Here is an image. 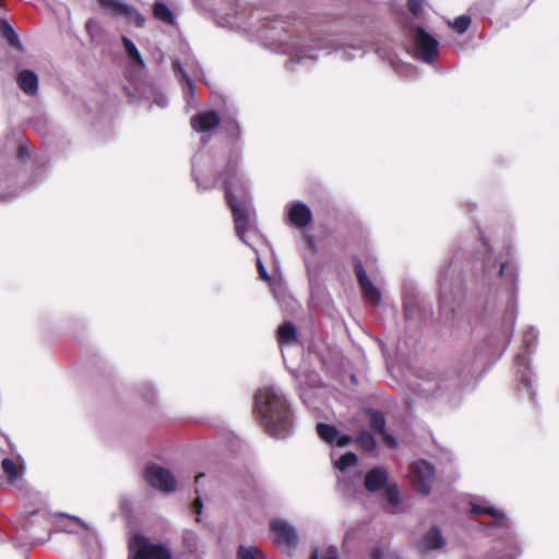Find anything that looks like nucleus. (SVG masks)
Returning a JSON list of instances; mask_svg holds the SVG:
<instances>
[{
	"mask_svg": "<svg viewBox=\"0 0 559 559\" xmlns=\"http://www.w3.org/2000/svg\"><path fill=\"white\" fill-rule=\"evenodd\" d=\"M259 32L260 37L276 45L278 51L290 55L292 62L316 60L319 50L325 51L326 53L333 49L340 50L342 58L345 60H350L356 57V55L362 56L366 51L360 44H344L337 46L335 39L332 37H320L312 39L311 44H306L304 40L293 38L281 22L266 25L263 29H259Z\"/></svg>",
	"mask_w": 559,
	"mask_h": 559,
	"instance_id": "1",
	"label": "nucleus"
},
{
	"mask_svg": "<svg viewBox=\"0 0 559 559\" xmlns=\"http://www.w3.org/2000/svg\"><path fill=\"white\" fill-rule=\"evenodd\" d=\"M238 155L230 158L224 171V188L226 201L231 210L235 231L238 238L250 246L245 235L254 228V210L250 202L245 199L246 183L238 174Z\"/></svg>",
	"mask_w": 559,
	"mask_h": 559,
	"instance_id": "2",
	"label": "nucleus"
},
{
	"mask_svg": "<svg viewBox=\"0 0 559 559\" xmlns=\"http://www.w3.org/2000/svg\"><path fill=\"white\" fill-rule=\"evenodd\" d=\"M255 412L261 418L266 431L274 438H285L289 435L293 418L286 397L274 385L258 390L254 396Z\"/></svg>",
	"mask_w": 559,
	"mask_h": 559,
	"instance_id": "3",
	"label": "nucleus"
},
{
	"mask_svg": "<svg viewBox=\"0 0 559 559\" xmlns=\"http://www.w3.org/2000/svg\"><path fill=\"white\" fill-rule=\"evenodd\" d=\"M129 550V559H171L170 550L166 546L152 543L140 534L130 539Z\"/></svg>",
	"mask_w": 559,
	"mask_h": 559,
	"instance_id": "4",
	"label": "nucleus"
},
{
	"mask_svg": "<svg viewBox=\"0 0 559 559\" xmlns=\"http://www.w3.org/2000/svg\"><path fill=\"white\" fill-rule=\"evenodd\" d=\"M415 56L426 63H432L439 55V41L423 27L411 31Z\"/></svg>",
	"mask_w": 559,
	"mask_h": 559,
	"instance_id": "5",
	"label": "nucleus"
},
{
	"mask_svg": "<svg viewBox=\"0 0 559 559\" xmlns=\"http://www.w3.org/2000/svg\"><path fill=\"white\" fill-rule=\"evenodd\" d=\"M439 287L441 311L453 313V304L461 297L462 288L459 282H454L453 274L450 273V266L441 271L439 276Z\"/></svg>",
	"mask_w": 559,
	"mask_h": 559,
	"instance_id": "6",
	"label": "nucleus"
},
{
	"mask_svg": "<svg viewBox=\"0 0 559 559\" xmlns=\"http://www.w3.org/2000/svg\"><path fill=\"white\" fill-rule=\"evenodd\" d=\"M409 478L416 490L428 495L435 479V468L429 462L418 460L409 467Z\"/></svg>",
	"mask_w": 559,
	"mask_h": 559,
	"instance_id": "7",
	"label": "nucleus"
},
{
	"mask_svg": "<svg viewBox=\"0 0 559 559\" xmlns=\"http://www.w3.org/2000/svg\"><path fill=\"white\" fill-rule=\"evenodd\" d=\"M102 8L110 15L126 19L130 23H134L138 27H142L145 17L132 5H128L117 0H98Z\"/></svg>",
	"mask_w": 559,
	"mask_h": 559,
	"instance_id": "8",
	"label": "nucleus"
},
{
	"mask_svg": "<svg viewBox=\"0 0 559 559\" xmlns=\"http://www.w3.org/2000/svg\"><path fill=\"white\" fill-rule=\"evenodd\" d=\"M144 477L154 488L170 492L176 488V479L171 472L163 466L152 464L145 469Z\"/></svg>",
	"mask_w": 559,
	"mask_h": 559,
	"instance_id": "9",
	"label": "nucleus"
},
{
	"mask_svg": "<svg viewBox=\"0 0 559 559\" xmlns=\"http://www.w3.org/2000/svg\"><path fill=\"white\" fill-rule=\"evenodd\" d=\"M497 274L500 277H502L506 283H510V285L512 287L510 301L506 308L504 322H506V324H509L511 326V329H513L514 323H515V317H516L514 302H513L514 284L516 282V277H518L516 267L511 262H502V263H500L499 267L497 269Z\"/></svg>",
	"mask_w": 559,
	"mask_h": 559,
	"instance_id": "10",
	"label": "nucleus"
},
{
	"mask_svg": "<svg viewBox=\"0 0 559 559\" xmlns=\"http://www.w3.org/2000/svg\"><path fill=\"white\" fill-rule=\"evenodd\" d=\"M274 543L283 549H292L298 543V535L294 526L284 520H274L271 522Z\"/></svg>",
	"mask_w": 559,
	"mask_h": 559,
	"instance_id": "11",
	"label": "nucleus"
},
{
	"mask_svg": "<svg viewBox=\"0 0 559 559\" xmlns=\"http://www.w3.org/2000/svg\"><path fill=\"white\" fill-rule=\"evenodd\" d=\"M444 547L445 538L436 526L426 531L415 543V549L420 556H429L435 551L442 550Z\"/></svg>",
	"mask_w": 559,
	"mask_h": 559,
	"instance_id": "12",
	"label": "nucleus"
},
{
	"mask_svg": "<svg viewBox=\"0 0 559 559\" xmlns=\"http://www.w3.org/2000/svg\"><path fill=\"white\" fill-rule=\"evenodd\" d=\"M360 416L369 423L374 432L382 437L383 442L389 448L395 449L397 447L396 439L385 428V418L382 413L374 409H365Z\"/></svg>",
	"mask_w": 559,
	"mask_h": 559,
	"instance_id": "13",
	"label": "nucleus"
},
{
	"mask_svg": "<svg viewBox=\"0 0 559 559\" xmlns=\"http://www.w3.org/2000/svg\"><path fill=\"white\" fill-rule=\"evenodd\" d=\"M355 273L364 296L373 305H379L381 301V294L367 276L360 260L355 262Z\"/></svg>",
	"mask_w": 559,
	"mask_h": 559,
	"instance_id": "14",
	"label": "nucleus"
},
{
	"mask_svg": "<svg viewBox=\"0 0 559 559\" xmlns=\"http://www.w3.org/2000/svg\"><path fill=\"white\" fill-rule=\"evenodd\" d=\"M219 122L221 118L214 110L200 112L190 120L192 129L203 133L213 130Z\"/></svg>",
	"mask_w": 559,
	"mask_h": 559,
	"instance_id": "15",
	"label": "nucleus"
},
{
	"mask_svg": "<svg viewBox=\"0 0 559 559\" xmlns=\"http://www.w3.org/2000/svg\"><path fill=\"white\" fill-rule=\"evenodd\" d=\"M317 432L323 441L330 444L335 442L337 447H346L352 442L349 436L340 435L337 428L331 425L318 424Z\"/></svg>",
	"mask_w": 559,
	"mask_h": 559,
	"instance_id": "16",
	"label": "nucleus"
},
{
	"mask_svg": "<svg viewBox=\"0 0 559 559\" xmlns=\"http://www.w3.org/2000/svg\"><path fill=\"white\" fill-rule=\"evenodd\" d=\"M311 216L310 209L301 202L294 203L288 209L289 221L298 228L306 227L311 222Z\"/></svg>",
	"mask_w": 559,
	"mask_h": 559,
	"instance_id": "17",
	"label": "nucleus"
},
{
	"mask_svg": "<svg viewBox=\"0 0 559 559\" xmlns=\"http://www.w3.org/2000/svg\"><path fill=\"white\" fill-rule=\"evenodd\" d=\"M388 481V472L383 467H374L365 476V487L368 491H378Z\"/></svg>",
	"mask_w": 559,
	"mask_h": 559,
	"instance_id": "18",
	"label": "nucleus"
},
{
	"mask_svg": "<svg viewBox=\"0 0 559 559\" xmlns=\"http://www.w3.org/2000/svg\"><path fill=\"white\" fill-rule=\"evenodd\" d=\"M1 467L8 476L9 484L19 487L24 469L22 463H16L11 459L5 457L1 462Z\"/></svg>",
	"mask_w": 559,
	"mask_h": 559,
	"instance_id": "19",
	"label": "nucleus"
},
{
	"mask_svg": "<svg viewBox=\"0 0 559 559\" xmlns=\"http://www.w3.org/2000/svg\"><path fill=\"white\" fill-rule=\"evenodd\" d=\"M17 84L24 93L34 95L38 90V78L33 71L23 70L19 73Z\"/></svg>",
	"mask_w": 559,
	"mask_h": 559,
	"instance_id": "20",
	"label": "nucleus"
},
{
	"mask_svg": "<svg viewBox=\"0 0 559 559\" xmlns=\"http://www.w3.org/2000/svg\"><path fill=\"white\" fill-rule=\"evenodd\" d=\"M277 340L281 347L297 343V332L290 322L282 324L277 330Z\"/></svg>",
	"mask_w": 559,
	"mask_h": 559,
	"instance_id": "21",
	"label": "nucleus"
},
{
	"mask_svg": "<svg viewBox=\"0 0 559 559\" xmlns=\"http://www.w3.org/2000/svg\"><path fill=\"white\" fill-rule=\"evenodd\" d=\"M518 367V377L521 383L530 391L532 388V377L530 374L528 358L525 354H520L515 358Z\"/></svg>",
	"mask_w": 559,
	"mask_h": 559,
	"instance_id": "22",
	"label": "nucleus"
},
{
	"mask_svg": "<svg viewBox=\"0 0 559 559\" xmlns=\"http://www.w3.org/2000/svg\"><path fill=\"white\" fill-rule=\"evenodd\" d=\"M386 509L396 513L401 506L400 490L396 484H389L385 488Z\"/></svg>",
	"mask_w": 559,
	"mask_h": 559,
	"instance_id": "23",
	"label": "nucleus"
},
{
	"mask_svg": "<svg viewBox=\"0 0 559 559\" xmlns=\"http://www.w3.org/2000/svg\"><path fill=\"white\" fill-rule=\"evenodd\" d=\"M203 159H204V156L201 153L197 154L193 157V159H192V175H193V178H194L198 187L203 188V189H207V188L212 187L214 183L207 182V180L205 178H203V176L201 174V164H202Z\"/></svg>",
	"mask_w": 559,
	"mask_h": 559,
	"instance_id": "24",
	"label": "nucleus"
},
{
	"mask_svg": "<svg viewBox=\"0 0 559 559\" xmlns=\"http://www.w3.org/2000/svg\"><path fill=\"white\" fill-rule=\"evenodd\" d=\"M154 16L168 24L173 25L175 22V17L170 9L162 1H156L154 4Z\"/></svg>",
	"mask_w": 559,
	"mask_h": 559,
	"instance_id": "25",
	"label": "nucleus"
},
{
	"mask_svg": "<svg viewBox=\"0 0 559 559\" xmlns=\"http://www.w3.org/2000/svg\"><path fill=\"white\" fill-rule=\"evenodd\" d=\"M355 440L357 444L365 449L366 451H372L376 449L377 443L374 437L369 431H359Z\"/></svg>",
	"mask_w": 559,
	"mask_h": 559,
	"instance_id": "26",
	"label": "nucleus"
},
{
	"mask_svg": "<svg viewBox=\"0 0 559 559\" xmlns=\"http://www.w3.org/2000/svg\"><path fill=\"white\" fill-rule=\"evenodd\" d=\"M122 43L124 46V49L128 53V56L139 66L144 67V62L142 60V57L136 48V46L133 44L131 39H129L126 36H122Z\"/></svg>",
	"mask_w": 559,
	"mask_h": 559,
	"instance_id": "27",
	"label": "nucleus"
},
{
	"mask_svg": "<svg viewBox=\"0 0 559 559\" xmlns=\"http://www.w3.org/2000/svg\"><path fill=\"white\" fill-rule=\"evenodd\" d=\"M357 463V455L353 452H347L335 462V467L341 472H345L347 468L356 466Z\"/></svg>",
	"mask_w": 559,
	"mask_h": 559,
	"instance_id": "28",
	"label": "nucleus"
},
{
	"mask_svg": "<svg viewBox=\"0 0 559 559\" xmlns=\"http://www.w3.org/2000/svg\"><path fill=\"white\" fill-rule=\"evenodd\" d=\"M2 34H3V37L9 41V44L11 46L16 47V48L20 47V45H21L20 38L7 21H2Z\"/></svg>",
	"mask_w": 559,
	"mask_h": 559,
	"instance_id": "29",
	"label": "nucleus"
},
{
	"mask_svg": "<svg viewBox=\"0 0 559 559\" xmlns=\"http://www.w3.org/2000/svg\"><path fill=\"white\" fill-rule=\"evenodd\" d=\"M174 72L179 81H185V83H186V86L183 87L185 93L188 94L189 92H192L193 83H192L191 79L187 75V73L183 71V69L179 62L174 63Z\"/></svg>",
	"mask_w": 559,
	"mask_h": 559,
	"instance_id": "30",
	"label": "nucleus"
},
{
	"mask_svg": "<svg viewBox=\"0 0 559 559\" xmlns=\"http://www.w3.org/2000/svg\"><path fill=\"white\" fill-rule=\"evenodd\" d=\"M537 337L538 331L535 328L531 326L525 331L523 335V344L527 353H531L535 348Z\"/></svg>",
	"mask_w": 559,
	"mask_h": 559,
	"instance_id": "31",
	"label": "nucleus"
},
{
	"mask_svg": "<svg viewBox=\"0 0 559 559\" xmlns=\"http://www.w3.org/2000/svg\"><path fill=\"white\" fill-rule=\"evenodd\" d=\"M85 28L93 40H99L103 36V28L98 21L94 19L87 20Z\"/></svg>",
	"mask_w": 559,
	"mask_h": 559,
	"instance_id": "32",
	"label": "nucleus"
},
{
	"mask_svg": "<svg viewBox=\"0 0 559 559\" xmlns=\"http://www.w3.org/2000/svg\"><path fill=\"white\" fill-rule=\"evenodd\" d=\"M449 25L455 29L456 33L463 34L471 25V17L467 15L457 16L453 22H449Z\"/></svg>",
	"mask_w": 559,
	"mask_h": 559,
	"instance_id": "33",
	"label": "nucleus"
},
{
	"mask_svg": "<svg viewBox=\"0 0 559 559\" xmlns=\"http://www.w3.org/2000/svg\"><path fill=\"white\" fill-rule=\"evenodd\" d=\"M237 559H263L262 554L254 547L240 546L238 549Z\"/></svg>",
	"mask_w": 559,
	"mask_h": 559,
	"instance_id": "34",
	"label": "nucleus"
},
{
	"mask_svg": "<svg viewBox=\"0 0 559 559\" xmlns=\"http://www.w3.org/2000/svg\"><path fill=\"white\" fill-rule=\"evenodd\" d=\"M451 389H453L455 393L457 392L456 388L450 384L448 380H443L441 383L438 384V388L436 391L432 392V395L435 397H443L445 395V391H449Z\"/></svg>",
	"mask_w": 559,
	"mask_h": 559,
	"instance_id": "35",
	"label": "nucleus"
},
{
	"mask_svg": "<svg viewBox=\"0 0 559 559\" xmlns=\"http://www.w3.org/2000/svg\"><path fill=\"white\" fill-rule=\"evenodd\" d=\"M182 540H183V544L190 549L192 550L195 546H197V540H198V537L195 535V533L191 532V531H186L182 535Z\"/></svg>",
	"mask_w": 559,
	"mask_h": 559,
	"instance_id": "36",
	"label": "nucleus"
},
{
	"mask_svg": "<svg viewBox=\"0 0 559 559\" xmlns=\"http://www.w3.org/2000/svg\"><path fill=\"white\" fill-rule=\"evenodd\" d=\"M485 274L489 275L491 270L497 269V261L492 258L491 252H488L484 260Z\"/></svg>",
	"mask_w": 559,
	"mask_h": 559,
	"instance_id": "37",
	"label": "nucleus"
},
{
	"mask_svg": "<svg viewBox=\"0 0 559 559\" xmlns=\"http://www.w3.org/2000/svg\"><path fill=\"white\" fill-rule=\"evenodd\" d=\"M424 0H408L407 7L408 10L414 14L417 15L421 11Z\"/></svg>",
	"mask_w": 559,
	"mask_h": 559,
	"instance_id": "38",
	"label": "nucleus"
},
{
	"mask_svg": "<svg viewBox=\"0 0 559 559\" xmlns=\"http://www.w3.org/2000/svg\"><path fill=\"white\" fill-rule=\"evenodd\" d=\"M226 130L235 139H238L240 136V128H239L238 123L235 121L226 122Z\"/></svg>",
	"mask_w": 559,
	"mask_h": 559,
	"instance_id": "39",
	"label": "nucleus"
},
{
	"mask_svg": "<svg viewBox=\"0 0 559 559\" xmlns=\"http://www.w3.org/2000/svg\"><path fill=\"white\" fill-rule=\"evenodd\" d=\"M257 267H258V272H259V275L262 280L264 281H269L270 280V276L260 259V257H257Z\"/></svg>",
	"mask_w": 559,
	"mask_h": 559,
	"instance_id": "40",
	"label": "nucleus"
},
{
	"mask_svg": "<svg viewBox=\"0 0 559 559\" xmlns=\"http://www.w3.org/2000/svg\"><path fill=\"white\" fill-rule=\"evenodd\" d=\"M154 104H156L158 107L164 108L168 104V99L164 94H156L153 100Z\"/></svg>",
	"mask_w": 559,
	"mask_h": 559,
	"instance_id": "41",
	"label": "nucleus"
},
{
	"mask_svg": "<svg viewBox=\"0 0 559 559\" xmlns=\"http://www.w3.org/2000/svg\"><path fill=\"white\" fill-rule=\"evenodd\" d=\"M384 550L381 547L373 548L371 552V559H383Z\"/></svg>",
	"mask_w": 559,
	"mask_h": 559,
	"instance_id": "42",
	"label": "nucleus"
},
{
	"mask_svg": "<svg viewBox=\"0 0 559 559\" xmlns=\"http://www.w3.org/2000/svg\"><path fill=\"white\" fill-rule=\"evenodd\" d=\"M202 507H203V506H202L201 498H200V497H198V498L194 500V502H193V510H194V512H195L198 515H200V514H201V512H202Z\"/></svg>",
	"mask_w": 559,
	"mask_h": 559,
	"instance_id": "43",
	"label": "nucleus"
},
{
	"mask_svg": "<svg viewBox=\"0 0 559 559\" xmlns=\"http://www.w3.org/2000/svg\"><path fill=\"white\" fill-rule=\"evenodd\" d=\"M326 559H337V552L334 548H329L326 551Z\"/></svg>",
	"mask_w": 559,
	"mask_h": 559,
	"instance_id": "44",
	"label": "nucleus"
},
{
	"mask_svg": "<svg viewBox=\"0 0 559 559\" xmlns=\"http://www.w3.org/2000/svg\"><path fill=\"white\" fill-rule=\"evenodd\" d=\"M71 519L78 523L80 526H82L83 528L87 530V525L79 518H75V516H71Z\"/></svg>",
	"mask_w": 559,
	"mask_h": 559,
	"instance_id": "45",
	"label": "nucleus"
},
{
	"mask_svg": "<svg viewBox=\"0 0 559 559\" xmlns=\"http://www.w3.org/2000/svg\"><path fill=\"white\" fill-rule=\"evenodd\" d=\"M404 313H405L406 318H411L412 317L411 307H409L408 304H405V306H404Z\"/></svg>",
	"mask_w": 559,
	"mask_h": 559,
	"instance_id": "46",
	"label": "nucleus"
},
{
	"mask_svg": "<svg viewBox=\"0 0 559 559\" xmlns=\"http://www.w3.org/2000/svg\"><path fill=\"white\" fill-rule=\"evenodd\" d=\"M310 559H319L318 558V551H313Z\"/></svg>",
	"mask_w": 559,
	"mask_h": 559,
	"instance_id": "47",
	"label": "nucleus"
},
{
	"mask_svg": "<svg viewBox=\"0 0 559 559\" xmlns=\"http://www.w3.org/2000/svg\"><path fill=\"white\" fill-rule=\"evenodd\" d=\"M201 477H203V474H199V475H197V476H195V481L198 483V481H199V479H200Z\"/></svg>",
	"mask_w": 559,
	"mask_h": 559,
	"instance_id": "48",
	"label": "nucleus"
},
{
	"mask_svg": "<svg viewBox=\"0 0 559 559\" xmlns=\"http://www.w3.org/2000/svg\"><path fill=\"white\" fill-rule=\"evenodd\" d=\"M425 392H430V389L429 388H424L423 389Z\"/></svg>",
	"mask_w": 559,
	"mask_h": 559,
	"instance_id": "49",
	"label": "nucleus"
}]
</instances>
